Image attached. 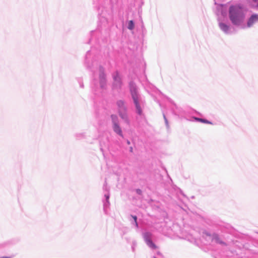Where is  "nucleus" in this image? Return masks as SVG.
Returning <instances> with one entry per match:
<instances>
[{
  "mask_svg": "<svg viewBox=\"0 0 258 258\" xmlns=\"http://www.w3.org/2000/svg\"><path fill=\"white\" fill-rule=\"evenodd\" d=\"M228 18L233 26L241 28L245 18L243 7L239 4L231 5L228 9Z\"/></svg>",
  "mask_w": 258,
  "mask_h": 258,
  "instance_id": "f257e3e1",
  "label": "nucleus"
},
{
  "mask_svg": "<svg viewBox=\"0 0 258 258\" xmlns=\"http://www.w3.org/2000/svg\"><path fill=\"white\" fill-rule=\"evenodd\" d=\"M130 92L135 106L136 113L141 116L143 115V109L141 107L143 101L138 91V88L135 83L131 81L128 84Z\"/></svg>",
  "mask_w": 258,
  "mask_h": 258,
  "instance_id": "f03ea898",
  "label": "nucleus"
},
{
  "mask_svg": "<svg viewBox=\"0 0 258 258\" xmlns=\"http://www.w3.org/2000/svg\"><path fill=\"white\" fill-rule=\"evenodd\" d=\"M117 108V112L119 117L127 125L130 124V120L128 115V108L124 100L120 99L116 102Z\"/></svg>",
  "mask_w": 258,
  "mask_h": 258,
  "instance_id": "7ed1b4c3",
  "label": "nucleus"
},
{
  "mask_svg": "<svg viewBox=\"0 0 258 258\" xmlns=\"http://www.w3.org/2000/svg\"><path fill=\"white\" fill-rule=\"evenodd\" d=\"M206 235L210 236L213 242L221 246H227L231 242V241L228 238V236L224 234L220 235L217 233H214L211 234L209 233H207Z\"/></svg>",
  "mask_w": 258,
  "mask_h": 258,
  "instance_id": "20e7f679",
  "label": "nucleus"
},
{
  "mask_svg": "<svg viewBox=\"0 0 258 258\" xmlns=\"http://www.w3.org/2000/svg\"><path fill=\"white\" fill-rule=\"evenodd\" d=\"M96 80H94L95 91L99 88L101 90H104L106 88L107 80L106 75L105 73V69L102 66L99 67V85L96 84Z\"/></svg>",
  "mask_w": 258,
  "mask_h": 258,
  "instance_id": "39448f33",
  "label": "nucleus"
},
{
  "mask_svg": "<svg viewBox=\"0 0 258 258\" xmlns=\"http://www.w3.org/2000/svg\"><path fill=\"white\" fill-rule=\"evenodd\" d=\"M111 120L112 128L113 132L118 136L123 138V135L121 127L120 125V121L118 116L116 114H111L110 115Z\"/></svg>",
  "mask_w": 258,
  "mask_h": 258,
  "instance_id": "423d86ee",
  "label": "nucleus"
},
{
  "mask_svg": "<svg viewBox=\"0 0 258 258\" xmlns=\"http://www.w3.org/2000/svg\"><path fill=\"white\" fill-rule=\"evenodd\" d=\"M143 238L147 245L151 249H156L157 246L152 240L153 234L149 231H144L142 233Z\"/></svg>",
  "mask_w": 258,
  "mask_h": 258,
  "instance_id": "0eeeda50",
  "label": "nucleus"
},
{
  "mask_svg": "<svg viewBox=\"0 0 258 258\" xmlns=\"http://www.w3.org/2000/svg\"><path fill=\"white\" fill-rule=\"evenodd\" d=\"M112 78L113 80L112 83L113 89L117 91L120 90L122 86V81L118 71H116L112 74Z\"/></svg>",
  "mask_w": 258,
  "mask_h": 258,
  "instance_id": "6e6552de",
  "label": "nucleus"
},
{
  "mask_svg": "<svg viewBox=\"0 0 258 258\" xmlns=\"http://www.w3.org/2000/svg\"><path fill=\"white\" fill-rule=\"evenodd\" d=\"M218 26L220 29L225 34L229 35L232 33V27L229 24L225 23L223 21L221 18L218 17L217 18Z\"/></svg>",
  "mask_w": 258,
  "mask_h": 258,
  "instance_id": "1a4fd4ad",
  "label": "nucleus"
},
{
  "mask_svg": "<svg viewBox=\"0 0 258 258\" xmlns=\"http://www.w3.org/2000/svg\"><path fill=\"white\" fill-rule=\"evenodd\" d=\"M258 23V14H252L250 15L249 18L247 20L246 25L243 24L242 26L241 27L242 29H244L246 28H251L255 24Z\"/></svg>",
  "mask_w": 258,
  "mask_h": 258,
  "instance_id": "9d476101",
  "label": "nucleus"
},
{
  "mask_svg": "<svg viewBox=\"0 0 258 258\" xmlns=\"http://www.w3.org/2000/svg\"><path fill=\"white\" fill-rule=\"evenodd\" d=\"M84 64L87 69L93 72L94 71L93 69V64L92 59L91 52L90 50L87 51L85 55Z\"/></svg>",
  "mask_w": 258,
  "mask_h": 258,
  "instance_id": "9b49d317",
  "label": "nucleus"
},
{
  "mask_svg": "<svg viewBox=\"0 0 258 258\" xmlns=\"http://www.w3.org/2000/svg\"><path fill=\"white\" fill-rule=\"evenodd\" d=\"M217 10L218 12H219L222 16L225 17L226 16V11L223 8V5H221L220 7H218Z\"/></svg>",
  "mask_w": 258,
  "mask_h": 258,
  "instance_id": "f8f14e48",
  "label": "nucleus"
},
{
  "mask_svg": "<svg viewBox=\"0 0 258 258\" xmlns=\"http://www.w3.org/2000/svg\"><path fill=\"white\" fill-rule=\"evenodd\" d=\"M103 188L106 191V193L104 194V199L103 200V201H109L110 194L109 193L108 188L106 186H105V185H104Z\"/></svg>",
  "mask_w": 258,
  "mask_h": 258,
  "instance_id": "ddd939ff",
  "label": "nucleus"
},
{
  "mask_svg": "<svg viewBox=\"0 0 258 258\" xmlns=\"http://www.w3.org/2000/svg\"><path fill=\"white\" fill-rule=\"evenodd\" d=\"M103 211L105 214H107V209L110 206L109 201H103Z\"/></svg>",
  "mask_w": 258,
  "mask_h": 258,
  "instance_id": "4468645a",
  "label": "nucleus"
},
{
  "mask_svg": "<svg viewBox=\"0 0 258 258\" xmlns=\"http://www.w3.org/2000/svg\"><path fill=\"white\" fill-rule=\"evenodd\" d=\"M75 138L77 140H81L85 138V134L84 133H76L74 135Z\"/></svg>",
  "mask_w": 258,
  "mask_h": 258,
  "instance_id": "2eb2a0df",
  "label": "nucleus"
},
{
  "mask_svg": "<svg viewBox=\"0 0 258 258\" xmlns=\"http://www.w3.org/2000/svg\"><path fill=\"white\" fill-rule=\"evenodd\" d=\"M127 28L130 30H132L135 28V22L133 20H130L128 22Z\"/></svg>",
  "mask_w": 258,
  "mask_h": 258,
  "instance_id": "dca6fc26",
  "label": "nucleus"
},
{
  "mask_svg": "<svg viewBox=\"0 0 258 258\" xmlns=\"http://www.w3.org/2000/svg\"><path fill=\"white\" fill-rule=\"evenodd\" d=\"M99 34V31H98V30L91 31L90 32L91 38H90L89 41L88 42V43H90L91 42V40L93 39V37L95 35H96Z\"/></svg>",
  "mask_w": 258,
  "mask_h": 258,
  "instance_id": "f3484780",
  "label": "nucleus"
},
{
  "mask_svg": "<svg viewBox=\"0 0 258 258\" xmlns=\"http://www.w3.org/2000/svg\"><path fill=\"white\" fill-rule=\"evenodd\" d=\"M201 122L204 123H206V124H214L212 121H209L205 118H202Z\"/></svg>",
  "mask_w": 258,
  "mask_h": 258,
  "instance_id": "a211bd4d",
  "label": "nucleus"
},
{
  "mask_svg": "<svg viewBox=\"0 0 258 258\" xmlns=\"http://www.w3.org/2000/svg\"><path fill=\"white\" fill-rule=\"evenodd\" d=\"M130 220L132 224L134 225L136 227V228H139V224L137 220L132 221L131 219H130Z\"/></svg>",
  "mask_w": 258,
  "mask_h": 258,
  "instance_id": "6ab92c4d",
  "label": "nucleus"
},
{
  "mask_svg": "<svg viewBox=\"0 0 258 258\" xmlns=\"http://www.w3.org/2000/svg\"><path fill=\"white\" fill-rule=\"evenodd\" d=\"M163 117H164V119L165 123V124H166V127H167V128H168V127H169V123H168V120H167V118H166V116H165V114H164V113H163Z\"/></svg>",
  "mask_w": 258,
  "mask_h": 258,
  "instance_id": "aec40b11",
  "label": "nucleus"
},
{
  "mask_svg": "<svg viewBox=\"0 0 258 258\" xmlns=\"http://www.w3.org/2000/svg\"><path fill=\"white\" fill-rule=\"evenodd\" d=\"M194 121H198V122H201V120H202V118H199V117H192Z\"/></svg>",
  "mask_w": 258,
  "mask_h": 258,
  "instance_id": "412c9836",
  "label": "nucleus"
},
{
  "mask_svg": "<svg viewBox=\"0 0 258 258\" xmlns=\"http://www.w3.org/2000/svg\"><path fill=\"white\" fill-rule=\"evenodd\" d=\"M130 217H131V219L132 220V221L137 220V219H138V217L136 215H131Z\"/></svg>",
  "mask_w": 258,
  "mask_h": 258,
  "instance_id": "4be33fe9",
  "label": "nucleus"
},
{
  "mask_svg": "<svg viewBox=\"0 0 258 258\" xmlns=\"http://www.w3.org/2000/svg\"><path fill=\"white\" fill-rule=\"evenodd\" d=\"M136 192L139 195H141L142 194V190L139 188L136 189Z\"/></svg>",
  "mask_w": 258,
  "mask_h": 258,
  "instance_id": "5701e85b",
  "label": "nucleus"
},
{
  "mask_svg": "<svg viewBox=\"0 0 258 258\" xmlns=\"http://www.w3.org/2000/svg\"><path fill=\"white\" fill-rule=\"evenodd\" d=\"M136 246V242H133V244H132V249L133 250V251H135V247Z\"/></svg>",
  "mask_w": 258,
  "mask_h": 258,
  "instance_id": "b1692460",
  "label": "nucleus"
},
{
  "mask_svg": "<svg viewBox=\"0 0 258 258\" xmlns=\"http://www.w3.org/2000/svg\"><path fill=\"white\" fill-rule=\"evenodd\" d=\"M157 254L161 257L163 256L162 254L160 251L157 252Z\"/></svg>",
  "mask_w": 258,
  "mask_h": 258,
  "instance_id": "393cba45",
  "label": "nucleus"
},
{
  "mask_svg": "<svg viewBox=\"0 0 258 258\" xmlns=\"http://www.w3.org/2000/svg\"><path fill=\"white\" fill-rule=\"evenodd\" d=\"M180 194L182 195L183 197H185V195L184 194L183 191L181 190H180Z\"/></svg>",
  "mask_w": 258,
  "mask_h": 258,
  "instance_id": "a878e982",
  "label": "nucleus"
},
{
  "mask_svg": "<svg viewBox=\"0 0 258 258\" xmlns=\"http://www.w3.org/2000/svg\"><path fill=\"white\" fill-rule=\"evenodd\" d=\"M142 31H143L144 30H146V29L144 27V25H143V24H142Z\"/></svg>",
  "mask_w": 258,
  "mask_h": 258,
  "instance_id": "bb28decb",
  "label": "nucleus"
},
{
  "mask_svg": "<svg viewBox=\"0 0 258 258\" xmlns=\"http://www.w3.org/2000/svg\"><path fill=\"white\" fill-rule=\"evenodd\" d=\"M129 150H130V152H133V148L132 147H130Z\"/></svg>",
  "mask_w": 258,
  "mask_h": 258,
  "instance_id": "cd10ccee",
  "label": "nucleus"
},
{
  "mask_svg": "<svg viewBox=\"0 0 258 258\" xmlns=\"http://www.w3.org/2000/svg\"><path fill=\"white\" fill-rule=\"evenodd\" d=\"M126 143H127V145H130L131 144V142H130V141L128 140H127Z\"/></svg>",
  "mask_w": 258,
  "mask_h": 258,
  "instance_id": "c85d7f7f",
  "label": "nucleus"
},
{
  "mask_svg": "<svg viewBox=\"0 0 258 258\" xmlns=\"http://www.w3.org/2000/svg\"><path fill=\"white\" fill-rule=\"evenodd\" d=\"M80 87H81V88H83V87H84V85H83V84H80Z\"/></svg>",
  "mask_w": 258,
  "mask_h": 258,
  "instance_id": "c756f323",
  "label": "nucleus"
},
{
  "mask_svg": "<svg viewBox=\"0 0 258 258\" xmlns=\"http://www.w3.org/2000/svg\"><path fill=\"white\" fill-rule=\"evenodd\" d=\"M1 258H11V257H9V256H3V257H2Z\"/></svg>",
  "mask_w": 258,
  "mask_h": 258,
  "instance_id": "7c9ffc66",
  "label": "nucleus"
},
{
  "mask_svg": "<svg viewBox=\"0 0 258 258\" xmlns=\"http://www.w3.org/2000/svg\"><path fill=\"white\" fill-rule=\"evenodd\" d=\"M252 2H254V3H257V2L258 1V0H252Z\"/></svg>",
  "mask_w": 258,
  "mask_h": 258,
  "instance_id": "2f4dec72",
  "label": "nucleus"
},
{
  "mask_svg": "<svg viewBox=\"0 0 258 258\" xmlns=\"http://www.w3.org/2000/svg\"><path fill=\"white\" fill-rule=\"evenodd\" d=\"M173 104L174 105V106H175L176 108H177L176 105L174 103V102H172Z\"/></svg>",
  "mask_w": 258,
  "mask_h": 258,
  "instance_id": "473e14b6",
  "label": "nucleus"
},
{
  "mask_svg": "<svg viewBox=\"0 0 258 258\" xmlns=\"http://www.w3.org/2000/svg\"><path fill=\"white\" fill-rule=\"evenodd\" d=\"M257 5H256V7L258 8V1L257 2Z\"/></svg>",
  "mask_w": 258,
  "mask_h": 258,
  "instance_id": "72a5a7b5",
  "label": "nucleus"
}]
</instances>
